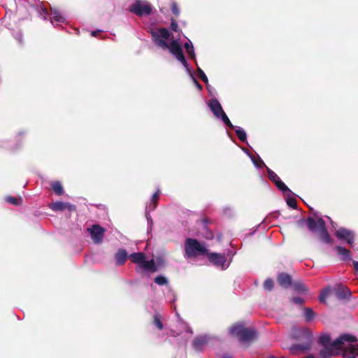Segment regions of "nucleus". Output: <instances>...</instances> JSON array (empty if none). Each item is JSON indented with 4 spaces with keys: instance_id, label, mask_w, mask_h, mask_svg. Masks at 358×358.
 I'll return each mask as SVG.
<instances>
[{
    "instance_id": "13",
    "label": "nucleus",
    "mask_w": 358,
    "mask_h": 358,
    "mask_svg": "<svg viewBox=\"0 0 358 358\" xmlns=\"http://www.w3.org/2000/svg\"><path fill=\"white\" fill-rule=\"evenodd\" d=\"M49 207L54 211H63L67 209L69 211L71 212L76 210V208L74 205L62 201L52 203L49 205Z\"/></svg>"
},
{
    "instance_id": "5",
    "label": "nucleus",
    "mask_w": 358,
    "mask_h": 358,
    "mask_svg": "<svg viewBox=\"0 0 358 358\" xmlns=\"http://www.w3.org/2000/svg\"><path fill=\"white\" fill-rule=\"evenodd\" d=\"M335 235L338 239L345 241L350 247H353L355 236L354 231L345 228H339L336 230Z\"/></svg>"
},
{
    "instance_id": "19",
    "label": "nucleus",
    "mask_w": 358,
    "mask_h": 358,
    "mask_svg": "<svg viewBox=\"0 0 358 358\" xmlns=\"http://www.w3.org/2000/svg\"><path fill=\"white\" fill-rule=\"evenodd\" d=\"M310 348V345L309 343H306L303 345L296 344L294 345L290 348V350L293 355H296L300 352H304L305 351L309 350Z\"/></svg>"
},
{
    "instance_id": "27",
    "label": "nucleus",
    "mask_w": 358,
    "mask_h": 358,
    "mask_svg": "<svg viewBox=\"0 0 358 358\" xmlns=\"http://www.w3.org/2000/svg\"><path fill=\"white\" fill-rule=\"evenodd\" d=\"M51 19L56 22H62L65 18L62 16L61 13L56 9H51Z\"/></svg>"
},
{
    "instance_id": "18",
    "label": "nucleus",
    "mask_w": 358,
    "mask_h": 358,
    "mask_svg": "<svg viewBox=\"0 0 358 358\" xmlns=\"http://www.w3.org/2000/svg\"><path fill=\"white\" fill-rule=\"evenodd\" d=\"M335 249L337 251V254L341 256L342 260L348 261L352 259L351 252L342 246H336Z\"/></svg>"
},
{
    "instance_id": "46",
    "label": "nucleus",
    "mask_w": 358,
    "mask_h": 358,
    "mask_svg": "<svg viewBox=\"0 0 358 358\" xmlns=\"http://www.w3.org/2000/svg\"><path fill=\"white\" fill-rule=\"evenodd\" d=\"M91 34L92 36H96L97 35V31H92Z\"/></svg>"
},
{
    "instance_id": "47",
    "label": "nucleus",
    "mask_w": 358,
    "mask_h": 358,
    "mask_svg": "<svg viewBox=\"0 0 358 358\" xmlns=\"http://www.w3.org/2000/svg\"><path fill=\"white\" fill-rule=\"evenodd\" d=\"M222 358H231V357L229 355H224Z\"/></svg>"
},
{
    "instance_id": "29",
    "label": "nucleus",
    "mask_w": 358,
    "mask_h": 358,
    "mask_svg": "<svg viewBox=\"0 0 358 358\" xmlns=\"http://www.w3.org/2000/svg\"><path fill=\"white\" fill-rule=\"evenodd\" d=\"M303 315L306 322L311 321L315 315V312L310 308H305L303 309Z\"/></svg>"
},
{
    "instance_id": "44",
    "label": "nucleus",
    "mask_w": 358,
    "mask_h": 358,
    "mask_svg": "<svg viewBox=\"0 0 358 358\" xmlns=\"http://www.w3.org/2000/svg\"><path fill=\"white\" fill-rule=\"evenodd\" d=\"M225 125L227 126L228 127H229L231 129H234V126L232 124L231 121L228 122L227 124H225Z\"/></svg>"
},
{
    "instance_id": "50",
    "label": "nucleus",
    "mask_w": 358,
    "mask_h": 358,
    "mask_svg": "<svg viewBox=\"0 0 358 358\" xmlns=\"http://www.w3.org/2000/svg\"><path fill=\"white\" fill-rule=\"evenodd\" d=\"M322 358H329V357H322Z\"/></svg>"
},
{
    "instance_id": "28",
    "label": "nucleus",
    "mask_w": 358,
    "mask_h": 358,
    "mask_svg": "<svg viewBox=\"0 0 358 358\" xmlns=\"http://www.w3.org/2000/svg\"><path fill=\"white\" fill-rule=\"evenodd\" d=\"M6 201L13 206H20L22 203V199L21 197L17 198L12 196H8L5 199Z\"/></svg>"
},
{
    "instance_id": "20",
    "label": "nucleus",
    "mask_w": 358,
    "mask_h": 358,
    "mask_svg": "<svg viewBox=\"0 0 358 358\" xmlns=\"http://www.w3.org/2000/svg\"><path fill=\"white\" fill-rule=\"evenodd\" d=\"M140 266L144 268L145 270L149 271L152 273L156 272L157 270L153 259H151L150 261H146L145 259H144V261L143 262Z\"/></svg>"
},
{
    "instance_id": "8",
    "label": "nucleus",
    "mask_w": 358,
    "mask_h": 358,
    "mask_svg": "<svg viewBox=\"0 0 358 358\" xmlns=\"http://www.w3.org/2000/svg\"><path fill=\"white\" fill-rule=\"evenodd\" d=\"M266 171L268 173V178L275 183L276 187L282 192H288L289 191V189L287 187V186L280 180L279 176L271 169L266 167Z\"/></svg>"
},
{
    "instance_id": "45",
    "label": "nucleus",
    "mask_w": 358,
    "mask_h": 358,
    "mask_svg": "<svg viewBox=\"0 0 358 358\" xmlns=\"http://www.w3.org/2000/svg\"><path fill=\"white\" fill-rule=\"evenodd\" d=\"M202 222L204 224H207L208 223H209V220L207 217H205L202 220Z\"/></svg>"
},
{
    "instance_id": "24",
    "label": "nucleus",
    "mask_w": 358,
    "mask_h": 358,
    "mask_svg": "<svg viewBox=\"0 0 358 358\" xmlns=\"http://www.w3.org/2000/svg\"><path fill=\"white\" fill-rule=\"evenodd\" d=\"M51 187L54 192L58 196L62 195L64 192L62 185L59 181L52 182Z\"/></svg>"
},
{
    "instance_id": "40",
    "label": "nucleus",
    "mask_w": 358,
    "mask_h": 358,
    "mask_svg": "<svg viewBox=\"0 0 358 358\" xmlns=\"http://www.w3.org/2000/svg\"><path fill=\"white\" fill-rule=\"evenodd\" d=\"M160 192L158 190L152 196V201L154 203H156L159 199Z\"/></svg>"
},
{
    "instance_id": "35",
    "label": "nucleus",
    "mask_w": 358,
    "mask_h": 358,
    "mask_svg": "<svg viewBox=\"0 0 358 358\" xmlns=\"http://www.w3.org/2000/svg\"><path fill=\"white\" fill-rule=\"evenodd\" d=\"M197 71L199 73L200 79L203 82H204L206 84H207L208 82V78H207L206 75L205 74V73L199 67L197 68Z\"/></svg>"
},
{
    "instance_id": "31",
    "label": "nucleus",
    "mask_w": 358,
    "mask_h": 358,
    "mask_svg": "<svg viewBox=\"0 0 358 358\" xmlns=\"http://www.w3.org/2000/svg\"><path fill=\"white\" fill-rule=\"evenodd\" d=\"M236 134L241 141L245 142L246 141L247 136L245 131L243 129L238 127L237 129H236Z\"/></svg>"
},
{
    "instance_id": "7",
    "label": "nucleus",
    "mask_w": 358,
    "mask_h": 358,
    "mask_svg": "<svg viewBox=\"0 0 358 358\" xmlns=\"http://www.w3.org/2000/svg\"><path fill=\"white\" fill-rule=\"evenodd\" d=\"M87 231L90 233L92 238L96 243L102 242L105 229L99 224H94L91 228H88Z\"/></svg>"
},
{
    "instance_id": "42",
    "label": "nucleus",
    "mask_w": 358,
    "mask_h": 358,
    "mask_svg": "<svg viewBox=\"0 0 358 358\" xmlns=\"http://www.w3.org/2000/svg\"><path fill=\"white\" fill-rule=\"evenodd\" d=\"M353 266L356 272L358 273V262L354 261L353 262Z\"/></svg>"
},
{
    "instance_id": "2",
    "label": "nucleus",
    "mask_w": 358,
    "mask_h": 358,
    "mask_svg": "<svg viewBox=\"0 0 358 358\" xmlns=\"http://www.w3.org/2000/svg\"><path fill=\"white\" fill-rule=\"evenodd\" d=\"M152 38L154 42L163 49H169L170 52L175 56V57L180 61L185 67H187L188 64L185 59L182 49L178 42L173 40L169 44L162 38H159V35L153 32Z\"/></svg>"
},
{
    "instance_id": "15",
    "label": "nucleus",
    "mask_w": 358,
    "mask_h": 358,
    "mask_svg": "<svg viewBox=\"0 0 358 358\" xmlns=\"http://www.w3.org/2000/svg\"><path fill=\"white\" fill-rule=\"evenodd\" d=\"M128 259V253L125 249H119L115 255V264L117 266L123 265Z\"/></svg>"
},
{
    "instance_id": "26",
    "label": "nucleus",
    "mask_w": 358,
    "mask_h": 358,
    "mask_svg": "<svg viewBox=\"0 0 358 358\" xmlns=\"http://www.w3.org/2000/svg\"><path fill=\"white\" fill-rule=\"evenodd\" d=\"M206 339L204 337H196L192 342V345L196 350H199L206 343Z\"/></svg>"
},
{
    "instance_id": "37",
    "label": "nucleus",
    "mask_w": 358,
    "mask_h": 358,
    "mask_svg": "<svg viewBox=\"0 0 358 358\" xmlns=\"http://www.w3.org/2000/svg\"><path fill=\"white\" fill-rule=\"evenodd\" d=\"M171 29L172 31H173L175 32H179L180 31L178 27V22L173 18L171 19Z\"/></svg>"
},
{
    "instance_id": "16",
    "label": "nucleus",
    "mask_w": 358,
    "mask_h": 358,
    "mask_svg": "<svg viewBox=\"0 0 358 358\" xmlns=\"http://www.w3.org/2000/svg\"><path fill=\"white\" fill-rule=\"evenodd\" d=\"M292 286L294 291L298 294H305L309 291V289L302 280L293 282Z\"/></svg>"
},
{
    "instance_id": "38",
    "label": "nucleus",
    "mask_w": 358,
    "mask_h": 358,
    "mask_svg": "<svg viewBox=\"0 0 358 358\" xmlns=\"http://www.w3.org/2000/svg\"><path fill=\"white\" fill-rule=\"evenodd\" d=\"M290 301L298 305H303L304 300L301 297L294 296L290 299Z\"/></svg>"
},
{
    "instance_id": "43",
    "label": "nucleus",
    "mask_w": 358,
    "mask_h": 358,
    "mask_svg": "<svg viewBox=\"0 0 358 358\" xmlns=\"http://www.w3.org/2000/svg\"><path fill=\"white\" fill-rule=\"evenodd\" d=\"M194 81L195 84L196 85L197 87L201 90H202V85L196 80L194 78Z\"/></svg>"
},
{
    "instance_id": "25",
    "label": "nucleus",
    "mask_w": 358,
    "mask_h": 358,
    "mask_svg": "<svg viewBox=\"0 0 358 358\" xmlns=\"http://www.w3.org/2000/svg\"><path fill=\"white\" fill-rule=\"evenodd\" d=\"M152 323L159 330L162 331L164 329L162 317L160 314L156 313L153 315Z\"/></svg>"
},
{
    "instance_id": "36",
    "label": "nucleus",
    "mask_w": 358,
    "mask_h": 358,
    "mask_svg": "<svg viewBox=\"0 0 358 358\" xmlns=\"http://www.w3.org/2000/svg\"><path fill=\"white\" fill-rule=\"evenodd\" d=\"M287 203L289 207H291L294 209H296L297 207V202L294 198H291V197L288 198L287 199Z\"/></svg>"
},
{
    "instance_id": "17",
    "label": "nucleus",
    "mask_w": 358,
    "mask_h": 358,
    "mask_svg": "<svg viewBox=\"0 0 358 358\" xmlns=\"http://www.w3.org/2000/svg\"><path fill=\"white\" fill-rule=\"evenodd\" d=\"M306 222L308 229L313 233L320 229L319 218L317 220H315L312 217H308L307 219L306 220Z\"/></svg>"
},
{
    "instance_id": "22",
    "label": "nucleus",
    "mask_w": 358,
    "mask_h": 358,
    "mask_svg": "<svg viewBox=\"0 0 358 358\" xmlns=\"http://www.w3.org/2000/svg\"><path fill=\"white\" fill-rule=\"evenodd\" d=\"M24 134H25L24 131H19L18 133L16 134V135L15 136V138H14L15 146L13 148H10V151H12V152L16 151L20 148L22 138L24 136Z\"/></svg>"
},
{
    "instance_id": "30",
    "label": "nucleus",
    "mask_w": 358,
    "mask_h": 358,
    "mask_svg": "<svg viewBox=\"0 0 358 358\" xmlns=\"http://www.w3.org/2000/svg\"><path fill=\"white\" fill-rule=\"evenodd\" d=\"M185 48L187 50V54L192 59H195V54L194 52V47L191 43H185L184 45Z\"/></svg>"
},
{
    "instance_id": "6",
    "label": "nucleus",
    "mask_w": 358,
    "mask_h": 358,
    "mask_svg": "<svg viewBox=\"0 0 358 358\" xmlns=\"http://www.w3.org/2000/svg\"><path fill=\"white\" fill-rule=\"evenodd\" d=\"M130 10L138 16H142L143 15H150L152 12V8L150 4H142L138 1L131 6Z\"/></svg>"
},
{
    "instance_id": "41",
    "label": "nucleus",
    "mask_w": 358,
    "mask_h": 358,
    "mask_svg": "<svg viewBox=\"0 0 358 358\" xmlns=\"http://www.w3.org/2000/svg\"><path fill=\"white\" fill-rule=\"evenodd\" d=\"M222 120V122L225 124H227L228 122L230 121V120L229 119V117H227V115H226L225 112L223 113L221 115H220V117Z\"/></svg>"
},
{
    "instance_id": "49",
    "label": "nucleus",
    "mask_w": 358,
    "mask_h": 358,
    "mask_svg": "<svg viewBox=\"0 0 358 358\" xmlns=\"http://www.w3.org/2000/svg\"><path fill=\"white\" fill-rule=\"evenodd\" d=\"M260 163L264 164L262 160H260Z\"/></svg>"
},
{
    "instance_id": "48",
    "label": "nucleus",
    "mask_w": 358,
    "mask_h": 358,
    "mask_svg": "<svg viewBox=\"0 0 358 358\" xmlns=\"http://www.w3.org/2000/svg\"><path fill=\"white\" fill-rule=\"evenodd\" d=\"M210 238H213V234L211 232L210 233Z\"/></svg>"
},
{
    "instance_id": "23",
    "label": "nucleus",
    "mask_w": 358,
    "mask_h": 358,
    "mask_svg": "<svg viewBox=\"0 0 358 358\" xmlns=\"http://www.w3.org/2000/svg\"><path fill=\"white\" fill-rule=\"evenodd\" d=\"M153 32L157 33L159 35V38H162L166 41L170 38L171 34L169 31L166 28H159L157 31H152L151 34L152 35Z\"/></svg>"
},
{
    "instance_id": "34",
    "label": "nucleus",
    "mask_w": 358,
    "mask_h": 358,
    "mask_svg": "<svg viewBox=\"0 0 358 358\" xmlns=\"http://www.w3.org/2000/svg\"><path fill=\"white\" fill-rule=\"evenodd\" d=\"M155 282L157 283L159 285H165L168 284V280L166 278L162 275H158L157 276L155 280Z\"/></svg>"
},
{
    "instance_id": "32",
    "label": "nucleus",
    "mask_w": 358,
    "mask_h": 358,
    "mask_svg": "<svg viewBox=\"0 0 358 358\" xmlns=\"http://www.w3.org/2000/svg\"><path fill=\"white\" fill-rule=\"evenodd\" d=\"M274 282L271 278H267L263 284L264 289L271 291L273 288Z\"/></svg>"
},
{
    "instance_id": "1",
    "label": "nucleus",
    "mask_w": 358,
    "mask_h": 358,
    "mask_svg": "<svg viewBox=\"0 0 358 358\" xmlns=\"http://www.w3.org/2000/svg\"><path fill=\"white\" fill-rule=\"evenodd\" d=\"M357 341L355 336L343 334L331 342L329 334H323L318 340V343L324 347L320 355L321 357H331L342 353L343 358H355L358 355V344L353 345L352 343Z\"/></svg>"
},
{
    "instance_id": "14",
    "label": "nucleus",
    "mask_w": 358,
    "mask_h": 358,
    "mask_svg": "<svg viewBox=\"0 0 358 358\" xmlns=\"http://www.w3.org/2000/svg\"><path fill=\"white\" fill-rule=\"evenodd\" d=\"M208 106L213 115L217 118H220V115L224 113L220 103L217 99H211L209 101Z\"/></svg>"
},
{
    "instance_id": "39",
    "label": "nucleus",
    "mask_w": 358,
    "mask_h": 358,
    "mask_svg": "<svg viewBox=\"0 0 358 358\" xmlns=\"http://www.w3.org/2000/svg\"><path fill=\"white\" fill-rule=\"evenodd\" d=\"M171 11L176 16H178L180 13L179 8L175 2L172 3L171 4Z\"/></svg>"
},
{
    "instance_id": "11",
    "label": "nucleus",
    "mask_w": 358,
    "mask_h": 358,
    "mask_svg": "<svg viewBox=\"0 0 358 358\" xmlns=\"http://www.w3.org/2000/svg\"><path fill=\"white\" fill-rule=\"evenodd\" d=\"M277 282L282 287L287 289L292 285V277L286 272H281L277 276Z\"/></svg>"
},
{
    "instance_id": "4",
    "label": "nucleus",
    "mask_w": 358,
    "mask_h": 358,
    "mask_svg": "<svg viewBox=\"0 0 358 358\" xmlns=\"http://www.w3.org/2000/svg\"><path fill=\"white\" fill-rule=\"evenodd\" d=\"M185 252L188 257L195 258L200 255H206L208 250L205 247V243L201 244L196 239L188 238L185 243Z\"/></svg>"
},
{
    "instance_id": "3",
    "label": "nucleus",
    "mask_w": 358,
    "mask_h": 358,
    "mask_svg": "<svg viewBox=\"0 0 358 358\" xmlns=\"http://www.w3.org/2000/svg\"><path fill=\"white\" fill-rule=\"evenodd\" d=\"M230 334L238 338L243 343L250 344L256 340L257 331L253 328H247L242 324H235L230 329Z\"/></svg>"
},
{
    "instance_id": "21",
    "label": "nucleus",
    "mask_w": 358,
    "mask_h": 358,
    "mask_svg": "<svg viewBox=\"0 0 358 358\" xmlns=\"http://www.w3.org/2000/svg\"><path fill=\"white\" fill-rule=\"evenodd\" d=\"M129 257L131 258L132 262L138 264L141 266L145 259V255L143 252H134L129 256Z\"/></svg>"
},
{
    "instance_id": "12",
    "label": "nucleus",
    "mask_w": 358,
    "mask_h": 358,
    "mask_svg": "<svg viewBox=\"0 0 358 358\" xmlns=\"http://www.w3.org/2000/svg\"><path fill=\"white\" fill-rule=\"evenodd\" d=\"M333 292L336 298L341 300L348 299L352 294L350 290L343 285H338L333 289Z\"/></svg>"
},
{
    "instance_id": "10",
    "label": "nucleus",
    "mask_w": 358,
    "mask_h": 358,
    "mask_svg": "<svg viewBox=\"0 0 358 358\" xmlns=\"http://www.w3.org/2000/svg\"><path fill=\"white\" fill-rule=\"evenodd\" d=\"M206 256L208 260L216 266L223 267L224 264L227 262V259L224 255L208 252Z\"/></svg>"
},
{
    "instance_id": "33",
    "label": "nucleus",
    "mask_w": 358,
    "mask_h": 358,
    "mask_svg": "<svg viewBox=\"0 0 358 358\" xmlns=\"http://www.w3.org/2000/svg\"><path fill=\"white\" fill-rule=\"evenodd\" d=\"M331 289L330 288H326L322 290V293L320 294L319 296V301L320 303H324L327 296L329 295V294L331 292Z\"/></svg>"
},
{
    "instance_id": "9",
    "label": "nucleus",
    "mask_w": 358,
    "mask_h": 358,
    "mask_svg": "<svg viewBox=\"0 0 358 358\" xmlns=\"http://www.w3.org/2000/svg\"><path fill=\"white\" fill-rule=\"evenodd\" d=\"M319 224L320 225V229L318 230L319 231V239L323 243H332L333 239L331 238L327 227L324 220L322 218H319Z\"/></svg>"
}]
</instances>
